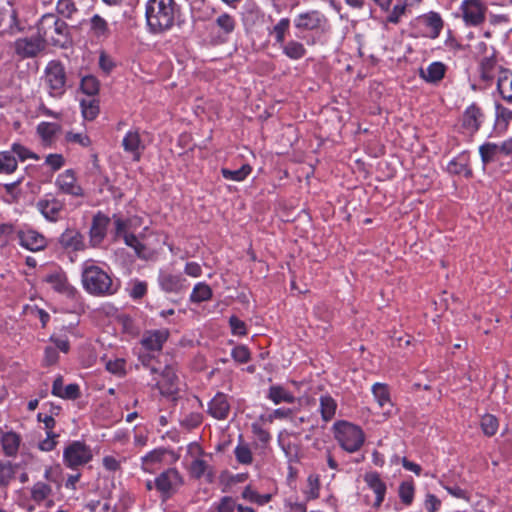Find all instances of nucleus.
<instances>
[{
    "instance_id": "nucleus-36",
    "label": "nucleus",
    "mask_w": 512,
    "mask_h": 512,
    "mask_svg": "<svg viewBox=\"0 0 512 512\" xmlns=\"http://www.w3.org/2000/svg\"><path fill=\"white\" fill-rule=\"evenodd\" d=\"M280 47L283 54L291 60H299L306 54L304 44L296 40L285 41Z\"/></svg>"
},
{
    "instance_id": "nucleus-13",
    "label": "nucleus",
    "mask_w": 512,
    "mask_h": 512,
    "mask_svg": "<svg viewBox=\"0 0 512 512\" xmlns=\"http://www.w3.org/2000/svg\"><path fill=\"white\" fill-rule=\"evenodd\" d=\"M236 27V21L234 17L227 13H222L217 16L212 24L213 42L216 44H222L229 40L231 34L234 32Z\"/></svg>"
},
{
    "instance_id": "nucleus-55",
    "label": "nucleus",
    "mask_w": 512,
    "mask_h": 512,
    "mask_svg": "<svg viewBox=\"0 0 512 512\" xmlns=\"http://www.w3.org/2000/svg\"><path fill=\"white\" fill-rule=\"evenodd\" d=\"M15 470L10 462L0 463V486H6L14 478Z\"/></svg>"
},
{
    "instance_id": "nucleus-11",
    "label": "nucleus",
    "mask_w": 512,
    "mask_h": 512,
    "mask_svg": "<svg viewBox=\"0 0 512 512\" xmlns=\"http://www.w3.org/2000/svg\"><path fill=\"white\" fill-rule=\"evenodd\" d=\"M13 47L15 53L22 59L35 57L45 49L43 41L37 33L16 39Z\"/></svg>"
},
{
    "instance_id": "nucleus-57",
    "label": "nucleus",
    "mask_w": 512,
    "mask_h": 512,
    "mask_svg": "<svg viewBox=\"0 0 512 512\" xmlns=\"http://www.w3.org/2000/svg\"><path fill=\"white\" fill-rule=\"evenodd\" d=\"M11 152L14 156H17L19 160L25 161L27 159H35L38 160V156L31 152L26 147L22 146L19 143H14L11 147Z\"/></svg>"
},
{
    "instance_id": "nucleus-43",
    "label": "nucleus",
    "mask_w": 512,
    "mask_h": 512,
    "mask_svg": "<svg viewBox=\"0 0 512 512\" xmlns=\"http://www.w3.org/2000/svg\"><path fill=\"white\" fill-rule=\"evenodd\" d=\"M81 111L84 119L94 120L99 113V102L94 98L82 99L80 101Z\"/></svg>"
},
{
    "instance_id": "nucleus-27",
    "label": "nucleus",
    "mask_w": 512,
    "mask_h": 512,
    "mask_svg": "<svg viewBox=\"0 0 512 512\" xmlns=\"http://www.w3.org/2000/svg\"><path fill=\"white\" fill-rule=\"evenodd\" d=\"M109 225V218L103 214H97L93 218L92 226L90 228V238L94 246L100 244L106 235Z\"/></svg>"
},
{
    "instance_id": "nucleus-47",
    "label": "nucleus",
    "mask_w": 512,
    "mask_h": 512,
    "mask_svg": "<svg viewBox=\"0 0 512 512\" xmlns=\"http://www.w3.org/2000/svg\"><path fill=\"white\" fill-rule=\"evenodd\" d=\"M398 495L403 504L409 506L412 504L415 495V487L412 481H403L398 488Z\"/></svg>"
},
{
    "instance_id": "nucleus-50",
    "label": "nucleus",
    "mask_w": 512,
    "mask_h": 512,
    "mask_svg": "<svg viewBox=\"0 0 512 512\" xmlns=\"http://www.w3.org/2000/svg\"><path fill=\"white\" fill-rule=\"evenodd\" d=\"M209 470V466L201 457H196L191 461L189 471L190 474L197 479L205 476Z\"/></svg>"
},
{
    "instance_id": "nucleus-25",
    "label": "nucleus",
    "mask_w": 512,
    "mask_h": 512,
    "mask_svg": "<svg viewBox=\"0 0 512 512\" xmlns=\"http://www.w3.org/2000/svg\"><path fill=\"white\" fill-rule=\"evenodd\" d=\"M446 66L440 61L430 63L426 68H420L419 76L430 84L439 83L445 76Z\"/></svg>"
},
{
    "instance_id": "nucleus-18",
    "label": "nucleus",
    "mask_w": 512,
    "mask_h": 512,
    "mask_svg": "<svg viewBox=\"0 0 512 512\" xmlns=\"http://www.w3.org/2000/svg\"><path fill=\"white\" fill-rule=\"evenodd\" d=\"M502 66L498 65L494 52L490 55L483 57L478 66L479 77L483 82L491 83L495 76L500 74V70H505Z\"/></svg>"
},
{
    "instance_id": "nucleus-62",
    "label": "nucleus",
    "mask_w": 512,
    "mask_h": 512,
    "mask_svg": "<svg viewBox=\"0 0 512 512\" xmlns=\"http://www.w3.org/2000/svg\"><path fill=\"white\" fill-rule=\"evenodd\" d=\"M106 369L116 375H123L125 373V361L121 358L108 360L106 362Z\"/></svg>"
},
{
    "instance_id": "nucleus-44",
    "label": "nucleus",
    "mask_w": 512,
    "mask_h": 512,
    "mask_svg": "<svg viewBox=\"0 0 512 512\" xmlns=\"http://www.w3.org/2000/svg\"><path fill=\"white\" fill-rule=\"evenodd\" d=\"M320 492V480L319 477L315 474H311L307 478V483L305 488L303 489V494L306 500H313L319 497Z\"/></svg>"
},
{
    "instance_id": "nucleus-20",
    "label": "nucleus",
    "mask_w": 512,
    "mask_h": 512,
    "mask_svg": "<svg viewBox=\"0 0 512 512\" xmlns=\"http://www.w3.org/2000/svg\"><path fill=\"white\" fill-rule=\"evenodd\" d=\"M160 376L161 378L156 383L160 393L165 396H173L176 394L179 389V381L174 369L167 366L161 372Z\"/></svg>"
},
{
    "instance_id": "nucleus-38",
    "label": "nucleus",
    "mask_w": 512,
    "mask_h": 512,
    "mask_svg": "<svg viewBox=\"0 0 512 512\" xmlns=\"http://www.w3.org/2000/svg\"><path fill=\"white\" fill-rule=\"evenodd\" d=\"M212 297V289L205 282H198L191 294L190 301L193 303H201L210 300Z\"/></svg>"
},
{
    "instance_id": "nucleus-60",
    "label": "nucleus",
    "mask_w": 512,
    "mask_h": 512,
    "mask_svg": "<svg viewBox=\"0 0 512 512\" xmlns=\"http://www.w3.org/2000/svg\"><path fill=\"white\" fill-rule=\"evenodd\" d=\"M231 332L236 336H245L247 334V328L244 321L240 320L236 316H231L229 319Z\"/></svg>"
},
{
    "instance_id": "nucleus-41",
    "label": "nucleus",
    "mask_w": 512,
    "mask_h": 512,
    "mask_svg": "<svg viewBox=\"0 0 512 512\" xmlns=\"http://www.w3.org/2000/svg\"><path fill=\"white\" fill-rule=\"evenodd\" d=\"M59 130L58 124L50 122H41L37 127V132L45 144H50Z\"/></svg>"
},
{
    "instance_id": "nucleus-48",
    "label": "nucleus",
    "mask_w": 512,
    "mask_h": 512,
    "mask_svg": "<svg viewBox=\"0 0 512 512\" xmlns=\"http://www.w3.org/2000/svg\"><path fill=\"white\" fill-rule=\"evenodd\" d=\"M499 153L498 145L495 143H484L479 147V154L481 156V161L483 165H487L492 162L496 155Z\"/></svg>"
},
{
    "instance_id": "nucleus-10",
    "label": "nucleus",
    "mask_w": 512,
    "mask_h": 512,
    "mask_svg": "<svg viewBox=\"0 0 512 512\" xmlns=\"http://www.w3.org/2000/svg\"><path fill=\"white\" fill-rule=\"evenodd\" d=\"M157 281L160 289L166 293H180L189 285L181 274H175L169 268L159 270Z\"/></svg>"
},
{
    "instance_id": "nucleus-15",
    "label": "nucleus",
    "mask_w": 512,
    "mask_h": 512,
    "mask_svg": "<svg viewBox=\"0 0 512 512\" xmlns=\"http://www.w3.org/2000/svg\"><path fill=\"white\" fill-rule=\"evenodd\" d=\"M36 207L46 220L57 222L60 219L64 203L52 195H46L37 202Z\"/></svg>"
},
{
    "instance_id": "nucleus-5",
    "label": "nucleus",
    "mask_w": 512,
    "mask_h": 512,
    "mask_svg": "<svg viewBox=\"0 0 512 512\" xmlns=\"http://www.w3.org/2000/svg\"><path fill=\"white\" fill-rule=\"evenodd\" d=\"M136 219H122L120 217L114 216V230L115 237L118 239H122L124 243L133 248L135 253L140 258H147L148 252L145 245L141 242V240L135 236L131 229L135 225Z\"/></svg>"
},
{
    "instance_id": "nucleus-4",
    "label": "nucleus",
    "mask_w": 512,
    "mask_h": 512,
    "mask_svg": "<svg viewBox=\"0 0 512 512\" xmlns=\"http://www.w3.org/2000/svg\"><path fill=\"white\" fill-rule=\"evenodd\" d=\"M332 430L339 446L348 453L359 451L365 442L362 428L351 422L337 421L333 424Z\"/></svg>"
},
{
    "instance_id": "nucleus-29",
    "label": "nucleus",
    "mask_w": 512,
    "mask_h": 512,
    "mask_svg": "<svg viewBox=\"0 0 512 512\" xmlns=\"http://www.w3.org/2000/svg\"><path fill=\"white\" fill-rule=\"evenodd\" d=\"M423 23L427 28L426 36L430 39H436L440 36L444 27V21L437 12H429L423 16Z\"/></svg>"
},
{
    "instance_id": "nucleus-1",
    "label": "nucleus",
    "mask_w": 512,
    "mask_h": 512,
    "mask_svg": "<svg viewBox=\"0 0 512 512\" xmlns=\"http://www.w3.org/2000/svg\"><path fill=\"white\" fill-rule=\"evenodd\" d=\"M81 280L83 288L94 296H109L118 290V284L93 260L82 264Z\"/></svg>"
},
{
    "instance_id": "nucleus-24",
    "label": "nucleus",
    "mask_w": 512,
    "mask_h": 512,
    "mask_svg": "<svg viewBox=\"0 0 512 512\" xmlns=\"http://www.w3.org/2000/svg\"><path fill=\"white\" fill-rule=\"evenodd\" d=\"M482 112L479 107L472 104L466 108L462 116V127L469 133L474 134L480 128Z\"/></svg>"
},
{
    "instance_id": "nucleus-16",
    "label": "nucleus",
    "mask_w": 512,
    "mask_h": 512,
    "mask_svg": "<svg viewBox=\"0 0 512 512\" xmlns=\"http://www.w3.org/2000/svg\"><path fill=\"white\" fill-rule=\"evenodd\" d=\"M57 188L64 194L79 197L83 195L82 187L77 183L75 172L72 169L65 170L58 175L56 182Z\"/></svg>"
},
{
    "instance_id": "nucleus-56",
    "label": "nucleus",
    "mask_w": 512,
    "mask_h": 512,
    "mask_svg": "<svg viewBox=\"0 0 512 512\" xmlns=\"http://www.w3.org/2000/svg\"><path fill=\"white\" fill-rule=\"evenodd\" d=\"M56 10L63 17L70 18L76 12V6L73 0H58Z\"/></svg>"
},
{
    "instance_id": "nucleus-35",
    "label": "nucleus",
    "mask_w": 512,
    "mask_h": 512,
    "mask_svg": "<svg viewBox=\"0 0 512 512\" xmlns=\"http://www.w3.org/2000/svg\"><path fill=\"white\" fill-rule=\"evenodd\" d=\"M372 393L378 405L381 408L386 409L385 413H390L392 402L390 399L388 387L382 383H375L372 386Z\"/></svg>"
},
{
    "instance_id": "nucleus-23",
    "label": "nucleus",
    "mask_w": 512,
    "mask_h": 512,
    "mask_svg": "<svg viewBox=\"0 0 512 512\" xmlns=\"http://www.w3.org/2000/svg\"><path fill=\"white\" fill-rule=\"evenodd\" d=\"M230 404L224 393H217L208 404V413L217 420H224L228 417Z\"/></svg>"
},
{
    "instance_id": "nucleus-17",
    "label": "nucleus",
    "mask_w": 512,
    "mask_h": 512,
    "mask_svg": "<svg viewBox=\"0 0 512 512\" xmlns=\"http://www.w3.org/2000/svg\"><path fill=\"white\" fill-rule=\"evenodd\" d=\"M364 482L367 487L375 494L373 507L379 508L385 499L387 485L382 480L380 474L376 471H370L364 474Z\"/></svg>"
},
{
    "instance_id": "nucleus-9",
    "label": "nucleus",
    "mask_w": 512,
    "mask_h": 512,
    "mask_svg": "<svg viewBox=\"0 0 512 512\" xmlns=\"http://www.w3.org/2000/svg\"><path fill=\"white\" fill-rule=\"evenodd\" d=\"M295 28L301 31H321L325 30L327 25L326 17L319 11L312 10L300 13L293 19Z\"/></svg>"
},
{
    "instance_id": "nucleus-3",
    "label": "nucleus",
    "mask_w": 512,
    "mask_h": 512,
    "mask_svg": "<svg viewBox=\"0 0 512 512\" xmlns=\"http://www.w3.org/2000/svg\"><path fill=\"white\" fill-rule=\"evenodd\" d=\"M37 34L44 46L47 44L64 47L68 41V26L55 14H45L37 24Z\"/></svg>"
},
{
    "instance_id": "nucleus-61",
    "label": "nucleus",
    "mask_w": 512,
    "mask_h": 512,
    "mask_svg": "<svg viewBox=\"0 0 512 512\" xmlns=\"http://www.w3.org/2000/svg\"><path fill=\"white\" fill-rule=\"evenodd\" d=\"M57 437L58 435L53 431H47L46 438L39 442L38 448L44 452L52 451L56 447Z\"/></svg>"
},
{
    "instance_id": "nucleus-49",
    "label": "nucleus",
    "mask_w": 512,
    "mask_h": 512,
    "mask_svg": "<svg viewBox=\"0 0 512 512\" xmlns=\"http://www.w3.org/2000/svg\"><path fill=\"white\" fill-rule=\"evenodd\" d=\"M290 20L288 18H282L273 27L271 34L274 36L277 44L281 45L285 42L286 32L289 30Z\"/></svg>"
},
{
    "instance_id": "nucleus-12",
    "label": "nucleus",
    "mask_w": 512,
    "mask_h": 512,
    "mask_svg": "<svg viewBox=\"0 0 512 512\" xmlns=\"http://www.w3.org/2000/svg\"><path fill=\"white\" fill-rule=\"evenodd\" d=\"M460 11L466 25L477 26L485 20L486 7L480 0H463Z\"/></svg>"
},
{
    "instance_id": "nucleus-37",
    "label": "nucleus",
    "mask_w": 512,
    "mask_h": 512,
    "mask_svg": "<svg viewBox=\"0 0 512 512\" xmlns=\"http://www.w3.org/2000/svg\"><path fill=\"white\" fill-rule=\"evenodd\" d=\"M20 436L15 432H6L1 437V444L5 455L14 456L20 446Z\"/></svg>"
},
{
    "instance_id": "nucleus-53",
    "label": "nucleus",
    "mask_w": 512,
    "mask_h": 512,
    "mask_svg": "<svg viewBox=\"0 0 512 512\" xmlns=\"http://www.w3.org/2000/svg\"><path fill=\"white\" fill-rule=\"evenodd\" d=\"M481 429L487 436H493L498 430V420L491 414L484 415L481 419Z\"/></svg>"
},
{
    "instance_id": "nucleus-32",
    "label": "nucleus",
    "mask_w": 512,
    "mask_h": 512,
    "mask_svg": "<svg viewBox=\"0 0 512 512\" xmlns=\"http://www.w3.org/2000/svg\"><path fill=\"white\" fill-rule=\"evenodd\" d=\"M497 90L502 99L512 102V71L509 69L500 70L497 78Z\"/></svg>"
},
{
    "instance_id": "nucleus-28",
    "label": "nucleus",
    "mask_w": 512,
    "mask_h": 512,
    "mask_svg": "<svg viewBox=\"0 0 512 512\" xmlns=\"http://www.w3.org/2000/svg\"><path fill=\"white\" fill-rule=\"evenodd\" d=\"M45 281L57 292L70 295L73 288L67 282L65 273L61 270H55L46 275Z\"/></svg>"
},
{
    "instance_id": "nucleus-19",
    "label": "nucleus",
    "mask_w": 512,
    "mask_h": 512,
    "mask_svg": "<svg viewBox=\"0 0 512 512\" xmlns=\"http://www.w3.org/2000/svg\"><path fill=\"white\" fill-rule=\"evenodd\" d=\"M167 450L165 448H156L140 458L141 469L145 473L153 474L161 468L164 463Z\"/></svg>"
},
{
    "instance_id": "nucleus-52",
    "label": "nucleus",
    "mask_w": 512,
    "mask_h": 512,
    "mask_svg": "<svg viewBox=\"0 0 512 512\" xmlns=\"http://www.w3.org/2000/svg\"><path fill=\"white\" fill-rule=\"evenodd\" d=\"M236 460L241 464H251L253 461L252 451L247 444H238L234 450Z\"/></svg>"
},
{
    "instance_id": "nucleus-45",
    "label": "nucleus",
    "mask_w": 512,
    "mask_h": 512,
    "mask_svg": "<svg viewBox=\"0 0 512 512\" xmlns=\"http://www.w3.org/2000/svg\"><path fill=\"white\" fill-rule=\"evenodd\" d=\"M468 155L467 153H461L460 155H458L457 157H455L454 159H452L448 165H447V170L449 173H452V174H461V173H464V172H467V173H470L468 171Z\"/></svg>"
},
{
    "instance_id": "nucleus-51",
    "label": "nucleus",
    "mask_w": 512,
    "mask_h": 512,
    "mask_svg": "<svg viewBox=\"0 0 512 512\" xmlns=\"http://www.w3.org/2000/svg\"><path fill=\"white\" fill-rule=\"evenodd\" d=\"M81 90L88 96H94L99 91V81L92 75L84 76L81 79Z\"/></svg>"
},
{
    "instance_id": "nucleus-39",
    "label": "nucleus",
    "mask_w": 512,
    "mask_h": 512,
    "mask_svg": "<svg viewBox=\"0 0 512 512\" xmlns=\"http://www.w3.org/2000/svg\"><path fill=\"white\" fill-rule=\"evenodd\" d=\"M31 499L36 503H41L52 494V487L42 481L33 484L30 490Z\"/></svg>"
},
{
    "instance_id": "nucleus-14",
    "label": "nucleus",
    "mask_w": 512,
    "mask_h": 512,
    "mask_svg": "<svg viewBox=\"0 0 512 512\" xmlns=\"http://www.w3.org/2000/svg\"><path fill=\"white\" fill-rule=\"evenodd\" d=\"M49 345L44 349L43 365L52 366L58 362L59 353H67L70 349V343L66 336L53 334L49 338Z\"/></svg>"
},
{
    "instance_id": "nucleus-2",
    "label": "nucleus",
    "mask_w": 512,
    "mask_h": 512,
    "mask_svg": "<svg viewBox=\"0 0 512 512\" xmlns=\"http://www.w3.org/2000/svg\"><path fill=\"white\" fill-rule=\"evenodd\" d=\"M177 11L174 0H148L146 3L147 25L153 32L170 29L174 24Z\"/></svg>"
},
{
    "instance_id": "nucleus-40",
    "label": "nucleus",
    "mask_w": 512,
    "mask_h": 512,
    "mask_svg": "<svg viewBox=\"0 0 512 512\" xmlns=\"http://www.w3.org/2000/svg\"><path fill=\"white\" fill-rule=\"evenodd\" d=\"M90 29L97 38H106L110 34L107 21L97 14L90 19Z\"/></svg>"
},
{
    "instance_id": "nucleus-63",
    "label": "nucleus",
    "mask_w": 512,
    "mask_h": 512,
    "mask_svg": "<svg viewBox=\"0 0 512 512\" xmlns=\"http://www.w3.org/2000/svg\"><path fill=\"white\" fill-rule=\"evenodd\" d=\"M251 430L254 436L262 443H267L270 440L269 432L258 422L251 425Z\"/></svg>"
},
{
    "instance_id": "nucleus-46",
    "label": "nucleus",
    "mask_w": 512,
    "mask_h": 512,
    "mask_svg": "<svg viewBox=\"0 0 512 512\" xmlns=\"http://www.w3.org/2000/svg\"><path fill=\"white\" fill-rule=\"evenodd\" d=\"M251 171H252V169H251L250 165L245 164L236 170L222 168L221 173H222V176L227 180L240 182V181H243L251 173Z\"/></svg>"
},
{
    "instance_id": "nucleus-6",
    "label": "nucleus",
    "mask_w": 512,
    "mask_h": 512,
    "mask_svg": "<svg viewBox=\"0 0 512 512\" xmlns=\"http://www.w3.org/2000/svg\"><path fill=\"white\" fill-rule=\"evenodd\" d=\"M92 459L91 448L82 441H72L63 450V463L72 470L86 465Z\"/></svg>"
},
{
    "instance_id": "nucleus-21",
    "label": "nucleus",
    "mask_w": 512,
    "mask_h": 512,
    "mask_svg": "<svg viewBox=\"0 0 512 512\" xmlns=\"http://www.w3.org/2000/svg\"><path fill=\"white\" fill-rule=\"evenodd\" d=\"M122 146L127 153H130L134 160L139 161L142 151L145 148L137 129L129 130L123 140Z\"/></svg>"
},
{
    "instance_id": "nucleus-59",
    "label": "nucleus",
    "mask_w": 512,
    "mask_h": 512,
    "mask_svg": "<svg viewBox=\"0 0 512 512\" xmlns=\"http://www.w3.org/2000/svg\"><path fill=\"white\" fill-rule=\"evenodd\" d=\"M232 358L239 363H247L250 360V352L244 345H238L232 349Z\"/></svg>"
},
{
    "instance_id": "nucleus-64",
    "label": "nucleus",
    "mask_w": 512,
    "mask_h": 512,
    "mask_svg": "<svg viewBox=\"0 0 512 512\" xmlns=\"http://www.w3.org/2000/svg\"><path fill=\"white\" fill-rule=\"evenodd\" d=\"M444 46L448 51H451L453 53H456L463 49L462 44L455 38L451 30L447 31Z\"/></svg>"
},
{
    "instance_id": "nucleus-22",
    "label": "nucleus",
    "mask_w": 512,
    "mask_h": 512,
    "mask_svg": "<svg viewBox=\"0 0 512 512\" xmlns=\"http://www.w3.org/2000/svg\"><path fill=\"white\" fill-rule=\"evenodd\" d=\"M20 245L30 251H40L45 248L47 242L45 237L35 230L19 232Z\"/></svg>"
},
{
    "instance_id": "nucleus-42",
    "label": "nucleus",
    "mask_w": 512,
    "mask_h": 512,
    "mask_svg": "<svg viewBox=\"0 0 512 512\" xmlns=\"http://www.w3.org/2000/svg\"><path fill=\"white\" fill-rule=\"evenodd\" d=\"M16 157L11 151L0 152V174H11L17 169Z\"/></svg>"
},
{
    "instance_id": "nucleus-8",
    "label": "nucleus",
    "mask_w": 512,
    "mask_h": 512,
    "mask_svg": "<svg viewBox=\"0 0 512 512\" xmlns=\"http://www.w3.org/2000/svg\"><path fill=\"white\" fill-rule=\"evenodd\" d=\"M183 484L181 474L175 468H168L154 479V487L166 500Z\"/></svg>"
},
{
    "instance_id": "nucleus-33",
    "label": "nucleus",
    "mask_w": 512,
    "mask_h": 512,
    "mask_svg": "<svg viewBox=\"0 0 512 512\" xmlns=\"http://www.w3.org/2000/svg\"><path fill=\"white\" fill-rule=\"evenodd\" d=\"M267 398L275 405L281 403H294L295 396L281 385H272L268 389Z\"/></svg>"
},
{
    "instance_id": "nucleus-54",
    "label": "nucleus",
    "mask_w": 512,
    "mask_h": 512,
    "mask_svg": "<svg viewBox=\"0 0 512 512\" xmlns=\"http://www.w3.org/2000/svg\"><path fill=\"white\" fill-rule=\"evenodd\" d=\"M512 120V111L502 107L500 105L496 106V125L505 129L509 121Z\"/></svg>"
},
{
    "instance_id": "nucleus-34",
    "label": "nucleus",
    "mask_w": 512,
    "mask_h": 512,
    "mask_svg": "<svg viewBox=\"0 0 512 512\" xmlns=\"http://www.w3.org/2000/svg\"><path fill=\"white\" fill-rule=\"evenodd\" d=\"M337 409L336 401L328 394L321 395L319 398V412L323 421L328 422L333 419Z\"/></svg>"
},
{
    "instance_id": "nucleus-31",
    "label": "nucleus",
    "mask_w": 512,
    "mask_h": 512,
    "mask_svg": "<svg viewBox=\"0 0 512 512\" xmlns=\"http://www.w3.org/2000/svg\"><path fill=\"white\" fill-rule=\"evenodd\" d=\"M52 394L63 399H76L79 396L80 391L77 384H69L64 387L63 379L59 376L53 382Z\"/></svg>"
},
{
    "instance_id": "nucleus-26",
    "label": "nucleus",
    "mask_w": 512,
    "mask_h": 512,
    "mask_svg": "<svg viewBox=\"0 0 512 512\" xmlns=\"http://www.w3.org/2000/svg\"><path fill=\"white\" fill-rule=\"evenodd\" d=\"M168 335L169 332L166 329L148 331L144 334L141 343L148 350L158 351L162 348Z\"/></svg>"
},
{
    "instance_id": "nucleus-58",
    "label": "nucleus",
    "mask_w": 512,
    "mask_h": 512,
    "mask_svg": "<svg viewBox=\"0 0 512 512\" xmlns=\"http://www.w3.org/2000/svg\"><path fill=\"white\" fill-rule=\"evenodd\" d=\"M236 504V501L232 497L224 496L214 505L217 512H234Z\"/></svg>"
},
{
    "instance_id": "nucleus-7",
    "label": "nucleus",
    "mask_w": 512,
    "mask_h": 512,
    "mask_svg": "<svg viewBox=\"0 0 512 512\" xmlns=\"http://www.w3.org/2000/svg\"><path fill=\"white\" fill-rule=\"evenodd\" d=\"M45 83L49 89V95L59 98L65 93L66 73L64 66L59 61H50L45 68Z\"/></svg>"
},
{
    "instance_id": "nucleus-30",
    "label": "nucleus",
    "mask_w": 512,
    "mask_h": 512,
    "mask_svg": "<svg viewBox=\"0 0 512 512\" xmlns=\"http://www.w3.org/2000/svg\"><path fill=\"white\" fill-rule=\"evenodd\" d=\"M59 242L64 248L74 251L84 248L83 236L75 229H66L61 234Z\"/></svg>"
}]
</instances>
